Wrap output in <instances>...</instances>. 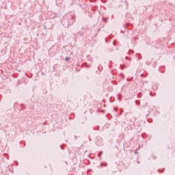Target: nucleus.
Wrapping results in <instances>:
<instances>
[{
    "instance_id": "obj_5",
    "label": "nucleus",
    "mask_w": 175,
    "mask_h": 175,
    "mask_svg": "<svg viewBox=\"0 0 175 175\" xmlns=\"http://www.w3.org/2000/svg\"><path fill=\"white\" fill-rule=\"evenodd\" d=\"M137 98H142V93H139V94H138Z\"/></svg>"
},
{
    "instance_id": "obj_18",
    "label": "nucleus",
    "mask_w": 175,
    "mask_h": 175,
    "mask_svg": "<svg viewBox=\"0 0 175 175\" xmlns=\"http://www.w3.org/2000/svg\"><path fill=\"white\" fill-rule=\"evenodd\" d=\"M105 42H107V39H105Z\"/></svg>"
},
{
    "instance_id": "obj_17",
    "label": "nucleus",
    "mask_w": 175,
    "mask_h": 175,
    "mask_svg": "<svg viewBox=\"0 0 175 175\" xmlns=\"http://www.w3.org/2000/svg\"><path fill=\"white\" fill-rule=\"evenodd\" d=\"M102 112H103V113H105V111L103 110Z\"/></svg>"
},
{
    "instance_id": "obj_19",
    "label": "nucleus",
    "mask_w": 175,
    "mask_h": 175,
    "mask_svg": "<svg viewBox=\"0 0 175 175\" xmlns=\"http://www.w3.org/2000/svg\"><path fill=\"white\" fill-rule=\"evenodd\" d=\"M44 125H46V122H45V123H44Z\"/></svg>"
},
{
    "instance_id": "obj_11",
    "label": "nucleus",
    "mask_w": 175,
    "mask_h": 175,
    "mask_svg": "<svg viewBox=\"0 0 175 175\" xmlns=\"http://www.w3.org/2000/svg\"><path fill=\"white\" fill-rule=\"evenodd\" d=\"M115 111H117V108H113Z\"/></svg>"
},
{
    "instance_id": "obj_6",
    "label": "nucleus",
    "mask_w": 175,
    "mask_h": 175,
    "mask_svg": "<svg viewBox=\"0 0 175 175\" xmlns=\"http://www.w3.org/2000/svg\"><path fill=\"white\" fill-rule=\"evenodd\" d=\"M41 75H42V76H44V75H46V74L44 73V72H41Z\"/></svg>"
},
{
    "instance_id": "obj_4",
    "label": "nucleus",
    "mask_w": 175,
    "mask_h": 175,
    "mask_svg": "<svg viewBox=\"0 0 175 175\" xmlns=\"http://www.w3.org/2000/svg\"><path fill=\"white\" fill-rule=\"evenodd\" d=\"M70 57H66V61H70Z\"/></svg>"
},
{
    "instance_id": "obj_10",
    "label": "nucleus",
    "mask_w": 175,
    "mask_h": 175,
    "mask_svg": "<svg viewBox=\"0 0 175 175\" xmlns=\"http://www.w3.org/2000/svg\"><path fill=\"white\" fill-rule=\"evenodd\" d=\"M150 116V113H148L147 115H146V117H149Z\"/></svg>"
},
{
    "instance_id": "obj_1",
    "label": "nucleus",
    "mask_w": 175,
    "mask_h": 175,
    "mask_svg": "<svg viewBox=\"0 0 175 175\" xmlns=\"http://www.w3.org/2000/svg\"><path fill=\"white\" fill-rule=\"evenodd\" d=\"M71 20H72V24H73V23H75L76 21V18L75 17V16H72Z\"/></svg>"
},
{
    "instance_id": "obj_3",
    "label": "nucleus",
    "mask_w": 175,
    "mask_h": 175,
    "mask_svg": "<svg viewBox=\"0 0 175 175\" xmlns=\"http://www.w3.org/2000/svg\"><path fill=\"white\" fill-rule=\"evenodd\" d=\"M136 105L138 103V106H140V100H135Z\"/></svg>"
},
{
    "instance_id": "obj_21",
    "label": "nucleus",
    "mask_w": 175,
    "mask_h": 175,
    "mask_svg": "<svg viewBox=\"0 0 175 175\" xmlns=\"http://www.w3.org/2000/svg\"><path fill=\"white\" fill-rule=\"evenodd\" d=\"M125 27H127V25H126Z\"/></svg>"
},
{
    "instance_id": "obj_14",
    "label": "nucleus",
    "mask_w": 175,
    "mask_h": 175,
    "mask_svg": "<svg viewBox=\"0 0 175 175\" xmlns=\"http://www.w3.org/2000/svg\"><path fill=\"white\" fill-rule=\"evenodd\" d=\"M125 59H128V57H126Z\"/></svg>"
},
{
    "instance_id": "obj_13",
    "label": "nucleus",
    "mask_w": 175,
    "mask_h": 175,
    "mask_svg": "<svg viewBox=\"0 0 175 175\" xmlns=\"http://www.w3.org/2000/svg\"><path fill=\"white\" fill-rule=\"evenodd\" d=\"M75 139H77V137L75 135Z\"/></svg>"
},
{
    "instance_id": "obj_8",
    "label": "nucleus",
    "mask_w": 175,
    "mask_h": 175,
    "mask_svg": "<svg viewBox=\"0 0 175 175\" xmlns=\"http://www.w3.org/2000/svg\"><path fill=\"white\" fill-rule=\"evenodd\" d=\"M60 148H62V150H64V147H62V146H60Z\"/></svg>"
},
{
    "instance_id": "obj_20",
    "label": "nucleus",
    "mask_w": 175,
    "mask_h": 175,
    "mask_svg": "<svg viewBox=\"0 0 175 175\" xmlns=\"http://www.w3.org/2000/svg\"><path fill=\"white\" fill-rule=\"evenodd\" d=\"M137 163H140L139 161H137Z\"/></svg>"
},
{
    "instance_id": "obj_9",
    "label": "nucleus",
    "mask_w": 175,
    "mask_h": 175,
    "mask_svg": "<svg viewBox=\"0 0 175 175\" xmlns=\"http://www.w3.org/2000/svg\"><path fill=\"white\" fill-rule=\"evenodd\" d=\"M135 154H137V150L134 151Z\"/></svg>"
},
{
    "instance_id": "obj_16",
    "label": "nucleus",
    "mask_w": 175,
    "mask_h": 175,
    "mask_svg": "<svg viewBox=\"0 0 175 175\" xmlns=\"http://www.w3.org/2000/svg\"><path fill=\"white\" fill-rule=\"evenodd\" d=\"M103 165V163H100V165L102 166Z\"/></svg>"
},
{
    "instance_id": "obj_7",
    "label": "nucleus",
    "mask_w": 175,
    "mask_h": 175,
    "mask_svg": "<svg viewBox=\"0 0 175 175\" xmlns=\"http://www.w3.org/2000/svg\"><path fill=\"white\" fill-rule=\"evenodd\" d=\"M83 35H84L83 33H81L79 36H83Z\"/></svg>"
},
{
    "instance_id": "obj_15",
    "label": "nucleus",
    "mask_w": 175,
    "mask_h": 175,
    "mask_svg": "<svg viewBox=\"0 0 175 175\" xmlns=\"http://www.w3.org/2000/svg\"><path fill=\"white\" fill-rule=\"evenodd\" d=\"M87 68H90V66H86Z\"/></svg>"
},
{
    "instance_id": "obj_2",
    "label": "nucleus",
    "mask_w": 175,
    "mask_h": 175,
    "mask_svg": "<svg viewBox=\"0 0 175 175\" xmlns=\"http://www.w3.org/2000/svg\"><path fill=\"white\" fill-rule=\"evenodd\" d=\"M102 154H103V151H100V152H99L98 154V157H99V158H100Z\"/></svg>"
},
{
    "instance_id": "obj_12",
    "label": "nucleus",
    "mask_w": 175,
    "mask_h": 175,
    "mask_svg": "<svg viewBox=\"0 0 175 175\" xmlns=\"http://www.w3.org/2000/svg\"><path fill=\"white\" fill-rule=\"evenodd\" d=\"M159 172L160 173H162V172L161 171V170H159Z\"/></svg>"
}]
</instances>
